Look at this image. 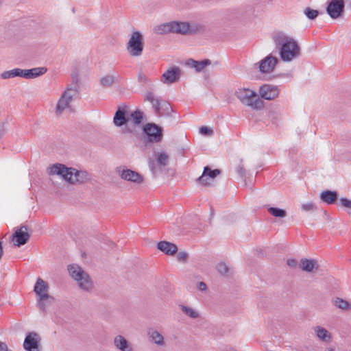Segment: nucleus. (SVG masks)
<instances>
[{
	"label": "nucleus",
	"instance_id": "nucleus-36",
	"mask_svg": "<svg viewBox=\"0 0 351 351\" xmlns=\"http://www.w3.org/2000/svg\"><path fill=\"white\" fill-rule=\"evenodd\" d=\"M34 78L44 75L47 71L46 67H35L32 69Z\"/></svg>",
	"mask_w": 351,
	"mask_h": 351
},
{
	"label": "nucleus",
	"instance_id": "nucleus-27",
	"mask_svg": "<svg viewBox=\"0 0 351 351\" xmlns=\"http://www.w3.org/2000/svg\"><path fill=\"white\" fill-rule=\"evenodd\" d=\"M320 198L324 202L332 204L337 199V193L335 191H326L320 194Z\"/></svg>",
	"mask_w": 351,
	"mask_h": 351
},
{
	"label": "nucleus",
	"instance_id": "nucleus-41",
	"mask_svg": "<svg viewBox=\"0 0 351 351\" xmlns=\"http://www.w3.org/2000/svg\"><path fill=\"white\" fill-rule=\"evenodd\" d=\"M199 132L202 134L206 135V136H212L213 134V130L206 126L201 127L199 128Z\"/></svg>",
	"mask_w": 351,
	"mask_h": 351
},
{
	"label": "nucleus",
	"instance_id": "nucleus-30",
	"mask_svg": "<svg viewBox=\"0 0 351 351\" xmlns=\"http://www.w3.org/2000/svg\"><path fill=\"white\" fill-rule=\"evenodd\" d=\"M21 74H22V69L16 68V69H14L12 70L3 71L1 74V77L4 80L14 78L16 77H21Z\"/></svg>",
	"mask_w": 351,
	"mask_h": 351
},
{
	"label": "nucleus",
	"instance_id": "nucleus-48",
	"mask_svg": "<svg viewBox=\"0 0 351 351\" xmlns=\"http://www.w3.org/2000/svg\"><path fill=\"white\" fill-rule=\"evenodd\" d=\"M3 254V248H2V244L1 242H0V258H1Z\"/></svg>",
	"mask_w": 351,
	"mask_h": 351
},
{
	"label": "nucleus",
	"instance_id": "nucleus-42",
	"mask_svg": "<svg viewBox=\"0 0 351 351\" xmlns=\"http://www.w3.org/2000/svg\"><path fill=\"white\" fill-rule=\"evenodd\" d=\"M187 254L184 252H180L177 255V258L179 261H185L187 258Z\"/></svg>",
	"mask_w": 351,
	"mask_h": 351
},
{
	"label": "nucleus",
	"instance_id": "nucleus-39",
	"mask_svg": "<svg viewBox=\"0 0 351 351\" xmlns=\"http://www.w3.org/2000/svg\"><path fill=\"white\" fill-rule=\"evenodd\" d=\"M217 271L222 275H226L229 272V267L224 263H220L217 266Z\"/></svg>",
	"mask_w": 351,
	"mask_h": 351
},
{
	"label": "nucleus",
	"instance_id": "nucleus-6",
	"mask_svg": "<svg viewBox=\"0 0 351 351\" xmlns=\"http://www.w3.org/2000/svg\"><path fill=\"white\" fill-rule=\"evenodd\" d=\"M144 100L152 104L155 114L158 117L168 116L172 111L167 101L156 97L152 92H147L144 95Z\"/></svg>",
	"mask_w": 351,
	"mask_h": 351
},
{
	"label": "nucleus",
	"instance_id": "nucleus-4",
	"mask_svg": "<svg viewBox=\"0 0 351 351\" xmlns=\"http://www.w3.org/2000/svg\"><path fill=\"white\" fill-rule=\"evenodd\" d=\"M49 285L42 278H38L34 285V291L38 296V306L45 311L47 306L53 300V298L48 294Z\"/></svg>",
	"mask_w": 351,
	"mask_h": 351
},
{
	"label": "nucleus",
	"instance_id": "nucleus-33",
	"mask_svg": "<svg viewBox=\"0 0 351 351\" xmlns=\"http://www.w3.org/2000/svg\"><path fill=\"white\" fill-rule=\"evenodd\" d=\"M130 119L134 124L138 125L143 121V113L141 111L136 110L131 113Z\"/></svg>",
	"mask_w": 351,
	"mask_h": 351
},
{
	"label": "nucleus",
	"instance_id": "nucleus-13",
	"mask_svg": "<svg viewBox=\"0 0 351 351\" xmlns=\"http://www.w3.org/2000/svg\"><path fill=\"white\" fill-rule=\"evenodd\" d=\"M344 7L343 0H328L326 12L332 19H336L342 16Z\"/></svg>",
	"mask_w": 351,
	"mask_h": 351
},
{
	"label": "nucleus",
	"instance_id": "nucleus-12",
	"mask_svg": "<svg viewBox=\"0 0 351 351\" xmlns=\"http://www.w3.org/2000/svg\"><path fill=\"white\" fill-rule=\"evenodd\" d=\"M117 172L121 179L136 184H141L144 182V178L138 172L119 167L117 169Z\"/></svg>",
	"mask_w": 351,
	"mask_h": 351
},
{
	"label": "nucleus",
	"instance_id": "nucleus-14",
	"mask_svg": "<svg viewBox=\"0 0 351 351\" xmlns=\"http://www.w3.org/2000/svg\"><path fill=\"white\" fill-rule=\"evenodd\" d=\"M173 33L187 34H195L199 32L197 25H191L186 22L172 21Z\"/></svg>",
	"mask_w": 351,
	"mask_h": 351
},
{
	"label": "nucleus",
	"instance_id": "nucleus-19",
	"mask_svg": "<svg viewBox=\"0 0 351 351\" xmlns=\"http://www.w3.org/2000/svg\"><path fill=\"white\" fill-rule=\"evenodd\" d=\"M219 173L220 171L219 169L212 170L209 167H205L204 168L202 175L198 178L197 180L202 185L207 186L210 184L208 180L214 179Z\"/></svg>",
	"mask_w": 351,
	"mask_h": 351
},
{
	"label": "nucleus",
	"instance_id": "nucleus-29",
	"mask_svg": "<svg viewBox=\"0 0 351 351\" xmlns=\"http://www.w3.org/2000/svg\"><path fill=\"white\" fill-rule=\"evenodd\" d=\"M179 307L181 309L182 312L185 315L188 316L190 318L197 319L200 316L199 312L192 307L185 306L183 304L180 305Z\"/></svg>",
	"mask_w": 351,
	"mask_h": 351
},
{
	"label": "nucleus",
	"instance_id": "nucleus-1",
	"mask_svg": "<svg viewBox=\"0 0 351 351\" xmlns=\"http://www.w3.org/2000/svg\"><path fill=\"white\" fill-rule=\"evenodd\" d=\"M272 40L282 61L290 62L300 56V47L292 36L283 32H276L272 35Z\"/></svg>",
	"mask_w": 351,
	"mask_h": 351
},
{
	"label": "nucleus",
	"instance_id": "nucleus-9",
	"mask_svg": "<svg viewBox=\"0 0 351 351\" xmlns=\"http://www.w3.org/2000/svg\"><path fill=\"white\" fill-rule=\"evenodd\" d=\"M154 159H149V167L154 175L169 165V154L166 151L154 152Z\"/></svg>",
	"mask_w": 351,
	"mask_h": 351
},
{
	"label": "nucleus",
	"instance_id": "nucleus-44",
	"mask_svg": "<svg viewBox=\"0 0 351 351\" xmlns=\"http://www.w3.org/2000/svg\"><path fill=\"white\" fill-rule=\"evenodd\" d=\"M287 265L291 268H295L298 265V262L295 259L291 258L287 260Z\"/></svg>",
	"mask_w": 351,
	"mask_h": 351
},
{
	"label": "nucleus",
	"instance_id": "nucleus-49",
	"mask_svg": "<svg viewBox=\"0 0 351 351\" xmlns=\"http://www.w3.org/2000/svg\"><path fill=\"white\" fill-rule=\"evenodd\" d=\"M326 351H333V349L331 348H326Z\"/></svg>",
	"mask_w": 351,
	"mask_h": 351
},
{
	"label": "nucleus",
	"instance_id": "nucleus-17",
	"mask_svg": "<svg viewBox=\"0 0 351 351\" xmlns=\"http://www.w3.org/2000/svg\"><path fill=\"white\" fill-rule=\"evenodd\" d=\"M259 94L263 99L271 100L278 97L279 90L277 86L265 84L260 87Z\"/></svg>",
	"mask_w": 351,
	"mask_h": 351
},
{
	"label": "nucleus",
	"instance_id": "nucleus-11",
	"mask_svg": "<svg viewBox=\"0 0 351 351\" xmlns=\"http://www.w3.org/2000/svg\"><path fill=\"white\" fill-rule=\"evenodd\" d=\"M278 62V59L273 56L271 54L267 56L265 58L254 64V67L257 68L259 72L262 74H267L272 73L276 64Z\"/></svg>",
	"mask_w": 351,
	"mask_h": 351
},
{
	"label": "nucleus",
	"instance_id": "nucleus-22",
	"mask_svg": "<svg viewBox=\"0 0 351 351\" xmlns=\"http://www.w3.org/2000/svg\"><path fill=\"white\" fill-rule=\"evenodd\" d=\"M157 247L167 255H173L178 250V247L175 244L165 241L158 242Z\"/></svg>",
	"mask_w": 351,
	"mask_h": 351
},
{
	"label": "nucleus",
	"instance_id": "nucleus-3",
	"mask_svg": "<svg viewBox=\"0 0 351 351\" xmlns=\"http://www.w3.org/2000/svg\"><path fill=\"white\" fill-rule=\"evenodd\" d=\"M234 95L243 104L250 106L253 110H260L263 107V102L256 91L248 88H238Z\"/></svg>",
	"mask_w": 351,
	"mask_h": 351
},
{
	"label": "nucleus",
	"instance_id": "nucleus-40",
	"mask_svg": "<svg viewBox=\"0 0 351 351\" xmlns=\"http://www.w3.org/2000/svg\"><path fill=\"white\" fill-rule=\"evenodd\" d=\"M21 77L25 79H34L33 71L31 69H22Z\"/></svg>",
	"mask_w": 351,
	"mask_h": 351
},
{
	"label": "nucleus",
	"instance_id": "nucleus-38",
	"mask_svg": "<svg viewBox=\"0 0 351 351\" xmlns=\"http://www.w3.org/2000/svg\"><path fill=\"white\" fill-rule=\"evenodd\" d=\"M302 210L305 212L313 211L317 210L316 206L313 202L303 204L301 206Z\"/></svg>",
	"mask_w": 351,
	"mask_h": 351
},
{
	"label": "nucleus",
	"instance_id": "nucleus-23",
	"mask_svg": "<svg viewBox=\"0 0 351 351\" xmlns=\"http://www.w3.org/2000/svg\"><path fill=\"white\" fill-rule=\"evenodd\" d=\"M211 61L208 59H205L202 61H196L193 59H189L186 61V64L189 67L194 68L197 72L202 71L206 66L210 65Z\"/></svg>",
	"mask_w": 351,
	"mask_h": 351
},
{
	"label": "nucleus",
	"instance_id": "nucleus-21",
	"mask_svg": "<svg viewBox=\"0 0 351 351\" xmlns=\"http://www.w3.org/2000/svg\"><path fill=\"white\" fill-rule=\"evenodd\" d=\"M126 108L119 107L115 112L113 122L116 126L120 127L123 125L128 122L126 117Z\"/></svg>",
	"mask_w": 351,
	"mask_h": 351
},
{
	"label": "nucleus",
	"instance_id": "nucleus-34",
	"mask_svg": "<svg viewBox=\"0 0 351 351\" xmlns=\"http://www.w3.org/2000/svg\"><path fill=\"white\" fill-rule=\"evenodd\" d=\"M268 212L276 217L283 218L287 215L285 210L278 208L270 207L268 208Z\"/></svg>",
	"mask_w": 351,
	"mask_h": 351
},
{
	"label": "nucleus",
	"instance_id": "nucleus-5",
	"mask_svg": "<svg viewBox=\"0 0 351 351\" xmlns=\"http://www.w3.org/2000/svg\"><path fill=\"white\" fill-rule=\"evenodd\" d=\"M68 271L82 289L89 291L93 289V282L89 276L79 265H70L68 266Z\"/></svg>",
	"mask_w": 351,
	"mask_h": 351
},
{
	"label": "nucleus",
	"instance_id": "nucleus-32",
	"mask_svg": "<svg viewBox=\"0 0 351 351\" xmlns=\"http://www.w3.org/2000/svg\"><path fill=\"white\" fill-rule=\"evenodd\" d=\"M334 304L337 308L342 310H351V304L340 298H336L334 300Z\"/></svg>",
	"mask_w": 351,
	"mask_h": 351
},
{
	"label": "nucleus",
	"instance_id": "nucleus-35",
	"mask_svg": "<svg viewBox=\"0 0 351 351\" xmlns=\"http://www.w3.org/2000/svg\"><path fill=\"white\" fill-rule=\"evenodd\" d=\"M304 14L308 19L313 20L318 16L319 12L317 10H313L308 7L304 9Z\"/></svg>",
	"mask_w": 351,
	"mask_h": 351
},
{
	"label": "nucleus",
	"instance_id": "nucleus-45",
	"mask_svg": "<svg viewBox=\"0 0 351 351\" xmlns=\"http://www.w3.org/2000/svg\"><path fill=\"white\" fill-rule=\"evenodd\" d=\"M197 287L200 291H205L207 286L204 282H199L197 285Z\"/></svg>",
	"mask_w": 351,
	"mask_h": 351
},
{
	"label": "nucleus",
	"instance_id": "nucleus-25",
	"mask_svg": "<svg viewBox=\"0 0 351 351\" xmlns=\"http://www.w3.org/2000/svg\"><path fill=\"white\" fill-rule=\"evenodd\" d=\"M300 268L307 272H312L314 269H317V263L313 259L302 258L300 263Z\"/></svg>",
	"mask_w": 351,
	"mask_h": 351
},
{
	"label": "nucleus",
	"instance_id": "nucleus-10",
	"mask_svg": "<svg viewBox=\"0 0 351 351\" xmlns=\"http://www.w3.org/2000/svg\"><path fill=\"white\" fill-rule=\"evenodd\" d=\"M162 131V128L154 123H147L143 128V132L147 136L146 143H160L163 137Z\"/></svg>",
	"mask_w": 351,
	"mask_h": 351
},
{
	"label": "nucleus",
	"instance_id": "nucleus-15",
	"mask_svg": "<svg viewBox=\"0 0 351 351\" xmlns=\"http://www.w3.org/2000/svg\"><path fill=\"white\" fill-rule=\"evenodd\" d=\"M12 240H15L14 245L20 247L25 244L30 238V234L28 232L27 227L22 226L19 230H16L12 236Z\"/></svg>",
	"mask_w": 351,
	"mask_h": 351
},
{
	"label": "nucleus",
	"instance_id": "nucleus-20",
	"mask_svg": "<svg viewBox=\"0 0 351 351\" xmlns=\"http://www.w3.org/2000/svg\"><path fill=\"white\" fill-rule=\"evenodd\" d=\"M114 347L120 351H133L132 345L121 335H116L113 339Z\"/></svg>",
	"mask_w": 351,
	"mask_h": 351
},
{
	"label": "nucleus",
	"instance_id": "nucleus-7",
	"mask_svg": "<svg viewBox=\"0 0 351 351\" xmlns=\"http://www.w3.org/2000/svg\"><path fill=\"white\" fill-rule=\"evenodd\" d=\"M78 90L76 86L68 87L61 95L58 100L56 107V114L60 115L64 111L71 108L73 99L77 95Z\"/></svg>",
	"mask_w": 351,
	"mask_h": 351
},
{
	"label": "nucleus",
	"instance_id": "nucleus-31",
	"mask_svg": "<svg viewBox=\"0 0 351 351\" xmlns=\"http://www.w3.org/2000/svg\"><path fill=\"white\" fill-rule=\"evenodd\" d=\"M117 80V75H107L100 79V84L104 87L111 86Z\"/></svg>",
	"mask_w": 351,
	"mask_h": 351
},
{
	"label": "nucleus",
	"instance_id": "nucleus-16",
	"mask_svg": "<svg viewBox=\"0 0 351 351\" xmlns=\"http://www.w3.org/2000/svg\"><path fill=\"white\" fill-rule=\"evenodd\" d=\"M39 337L35 332L27 335L23 342V348L27 351H40Z\"/></svg>",
	"mask_w": 351,
	"mask_h": 351
},
{
	"label": "nucleus",
	"instance_id": "nucleus-8",
	"mask_svg": "<svg viewBox=\"0 0 351 351\" xmlns=\"http://www.w3.org/2000/svg\"><path fill=\"white\" fill-rule=\"evenodd\" d=\"M144 48L143 36L138 31L133 32L127 43L126 49L132 57L141 56Z\"/></svg>",
	"mask_w": 351,
	"mask_h": 351
},
{
	"label": "nucleus",
	"instance_id": "nucleus-2",
	"mask_svg": "<svg viewBox=\"0 0 351 351\" xmlns=\"http://www.w3.org/2000/svg\"><path fill=\"white\" fill-rule=\"evenodd\" d=\"M47 173L49 176H59L65 181L73 184L84 183L90 179L89 175L86 171H79L72 167H66L60 163L50 165L47 169Z\"/></svg>",
	"mask_w": 351,
	"mask_h": 351
},
{
	"label": "nucleus",
	"instance_id": "nucleus-43",
	"mask_svg": "<svg viewBox=\"0 0 351 351\" xmlns=\"http://www.w3.org/2000/svg\"><path fill=\"white\" fill-rule=\"evenodd\" d=\"M138 82L141 83H147L148 82V79L146 75L143 73H140L138 76Z\"/></svg>",
	"mask_w": 351,
	"mask_h": 351
},
{
	"label": "nucleus",
	"instance_id": "nucleus-28",
	"mask_svg": "<svg viewBox=\"0 0 351 351\" xmlns=\"http://www.w3.org/2000/svg\"><path fill=\"white\" fill-rule=\"evenodd\" d=\"M154 32L157 34H165L173 32L172 22L156 25L154 28Z\"/></svg>",
	"mask_w": 351,
	"mask_h": 351
},
{
	"label": "nucleus",
	"instance_id": "nucleus-46",
	"mask_svg": "<svg viewBox=\"0 0 351 351\" xmlns=\"http://www.w3.org/2000/svg\"><path fill=\"white\" fill-rule=\"evenodd\" d=\"M8 348L7 345L3 342L0 341V351H8Z\"/></svg>",
	"mask_w": 351,
	"mask_h": 351
},
{
	"label": "nucleus",
	"instance_id": "nucleus-47",
	"mask_svg": "<svg viewBox=\"0 0 351 351\" xmlns=\"http://www.w3.org/2000/svg\"><path fill=\"white\" fill-rule=\"evenodd\" d=\"M237 172L241 177L245 176V169L242 167H239L237 168Z\"/></svg>",
	"mask_w": 351,
	"mask_h": 351
},
{
	"label": "nucleus",
	"instance_id": "nucleus-18",
	"mask_svg": "<svg viewBox=\"0 0 351 351\" xmlns=\"http://www.w3.org/2000/svg\"><path fill=\"white\" fill-rule=\"evenodd\" d=\"M181 70L178 66H173L162 74V81L165 84H171L179 80Z\"/></svg>",
	"mask_w": 351,
	"mask_h": 351
},
{
	"label": "nucleus",
	"instance_id": "nucleus-26",
	"mask_svg": "<svg viewBox=\"0 0 351 351\" xmlns=\"http://www.w3.org/2000/svg\"><path fill=\"white\" fill-rule=\"evenodd\" d=\"M314 332L319 340L324 342H329L331 339L330 333L324 328L322 326H316L314 328Z\"/></svg>",
	"mask_w": 351,
	"mask_h": 351
},
{
	"label": "nucleus",
	"instance_id": "nucleus-37",
	"mask_svg": "<svg viewBox=\"0 0 351 351\" xmlns=\"http://www.w3.org/2000/svg\"><path fill=\"white\" fill-rule=\"evenodd\" d=\"M341 205L347 208V212L350 216H351V200L346 197L340 199Z\"/></svg>",
	"mask_w": 351,
	"mask_h": 351
},
{
	"label": "nucleus",
	"instance_id": "nucleus-24",
	"mask_svg": "<svg viewBox=\"0 0 351 351\" xmlns=\"http://www.w3.org/2000/svg\"><path fill=\"white\" fill-rule=\"evenodd\" d=\"M148 337L151 341L158 346H165L164 337L161 333L154 328H149L147 332Z\"/></svg>",
	"mask_w": 351,
	"mask_h": 351
}]
</instances>
